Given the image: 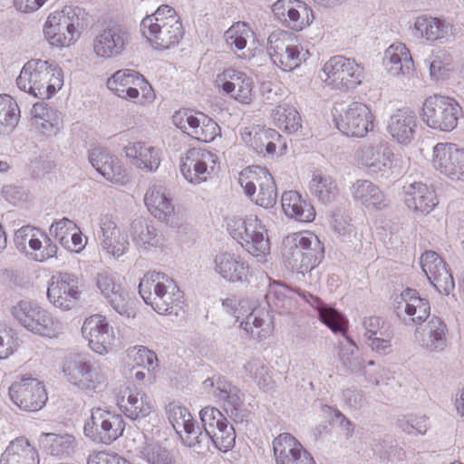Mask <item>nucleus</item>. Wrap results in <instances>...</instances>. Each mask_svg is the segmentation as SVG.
<instances>
[{
  "mask_svg": "<svg viewBox=\"0 0 464 464\" xmlns=\"http://www.w3.org/2000/svg\"><path fill=\"white\" fill-rule=\"evenodd\" d=\"M236 442V432L233 425L228 420L220 428L209 433V444H213L220 451L227 452L232 449Z\"/></svg>",
  "mask_w": 464,
  "mask_h": 464,
  "instance_id": "obj_60",
  "label": "nucleus"
},
{
  "mask_svg": "<svg viewBox=\"0 0 464 464\" xmlns=\"http://www.w3.org/2000/svg\"><path fill=\"white\" fill-rule=\"evenodd\" d=\"M144 202L150 214L159 220L170 222L174 214V205L168 189L160 184H154L147 190Z\"/></svg>",
  "mask_w": 464,
  "mask_h": 464,
  "instance_id": "obj_40",
  "label": "nucleus"
},
{
  "mask_svg": "<svg viewBox=\"0 0 464 464\" xmlns=\"http://www.w3.org/2000/svg\"><path fill=\"white\" fill-rule=\"evenodd\" d=\"M399 428L411 435H424L428 429V418L425 415H403L397 420Z\"/></svg>",
  "mask_w": 464,
  "mask_h": 464,
  "instance_id": "obj_63",
  "label": "nucleus"
},
{
  "mask_svg": "<svg viewBox=\"0 0 464 464\" xmlns=\"http://www.w3.org/2000/svg\"><path fill=\"white\" fill-rule=\"evenodd\" d=\"M425 63L429 66L430 78L435 81L444 79L452 70V58L444 50L432 53Z\"/></svg>",
  "mask_w": 464,
  "mask_h": 464,
  "instance_id": "obj_57",
  "label": "nucleus"
},
{
  "mask_svg": "<svg viewBox=\"0 0 464 464\" xmlns=\"http://www.w3.org/2000/svg\"><path fill=\"white\" fill-rule=\"evenodd\" d=\"M132 241L138 250L148 252L163 246V237L157 228L143 219H135L130 225Z\"/></svg>",
  "mask_w": 464,
  "mask_h": 464,
  "instance_id": "obj_44",
  "label": "nucleus"
},
{
  "mask_svg": "<svg viewBox=\"0 0 464 464\" xmlns=\"http://www.w3.org/2000/svg\"><path fill=\"white\" fill-rule=\"evenodd\" d=\"M44 445L48 447L50 454L60 459L70 456L74 451L75 440L72 435H57L53 433H45Z\"/></svg>",
  "mask_w": 464,
  "mask_h": 464,
  "instance_id": "obj_56",
  "label": "nucleus"
},
{
  "mask_svg": "<svg viewBox=\"0 0 464 464\" xmlns=\"http://www.w3.org/2000/svg\"><path fill=\"white\" fill-rule=\"evenodd\" d=\"M267 53L272 63L283 72H291L298 68L306 60L308 51L301 45L289 43L277 34L269 35Z\"/></svg>",
  "mask_w": 464,
  "mask_h": 464,
  "instance_id": "obj_24",
  "label": "nucleus"
},
{
  "mask_svg": "<svg viewBox=\"0 0 464 464\" xmlns=\"http://www.w3.org/2000/svg\"><path fill=\"white\" fill-rule=\"evenodd\" d=\"M417 127L416 114L409 110H398L388 121L387 130L397 142L408 144L413 139Z\"/></svg>",
  "mask_w": 464,
  "mask_h": 464,
  "instance_id": "obj_42",
  "label": "nucleus"
},
{
  "mask_svg": "<svg viewBox=\"0 0 464 464\" xmlns=\"http://www.w3.org/2000/svg\"><path fill=\"white\" fill-rule=\"evenodd\" d=\"M273 119L279 129L288 133L295 132L301 127V116L293 106H277L273 111Z\"/></svg>",
  "mask_w": 464,
  "mask_h": 464,
  "instance_id": "obj_54",
  "label": "nucleus"
},
{
  "mask_svg": "<svg viewBox=\"0 0 464 464\" xmlns=\"http://www.w3.org/2000/svg\"><path fill=\"white\" fill-rule=\"evenodd\" d=\"M82 334L94 353L102 355L111 349L114 333L105 316L93 314L86 318L82 326Z\"/></svg>",
  "mask_w": 464,
  "mask_h": 464,
  "instance_id": "obj_26",
  "label": "nucleus"
},
{
  "mask_svg": "<svg viewBox=\"0 0 464 464\" xmlns=\"http://www.w3.org/2000/svg\"><path fill=\"white\" fill-rule=\"evenodd\" d=\"M33 125L43 134L51 136L56 134L61 127V118L58 111L45 103H35L32 109Z\"/></svg>",
  "mask_w": 464,
  "mask_h": 464,
  "instance_id": "obj_48",
  "label": "nucleus"
},
{
  "mask_svg": "<svg viewBox=\"0 0 464 464\" xmlns=\"http://www.w3.org/2000/svg\"><path fill=\"white\" fill-rule=\"evenodd\" d=\"M324 256L319 238L309 231L292 233L282 242V257L291 270L304 275L315 268Z\"/></svg>",
  "mask_w": 464,
  "mask_h": 464,
  "instance_id": "obj_5",
  "label": "nucleus"
},
{
  "mask_svg": "<svg viewBox=\"0 0 464 464\" xmlns=\"http://www.w3.org/2000/svg\"><path fill=\"white\" fill-rule=\"evenodd\" d=\"M202 427L204 430L197 424V440L198 445L196 449L203 450L204 448L208 449L209 447V433L213 432L214 430L220 428L224 422L227 420L223 413L214 407H205L199 412Z\"/></svg>",
  "mask_w": 464,
  "mask_h": 464,
  "instance_id": "obj_49",
  "label": "nucleus"
},
{
  "mask_svg": "<svg viewBox=\"0 0 464 464\" xmlns=\"http://www.w3.org/2000/svg\"><path fill=\"white\" fill-rule=\"evenodd\" d=\"M98 238L102 249L115 258L124 256L129 250L128 233L110 216L101 218Z\"/></svg>",
  "mask_w": 464,
  "mask_h": 464,
  "instance_id": "obj_28",
  "label": "nucleus"
},
{
  "mask_svg": "<svg viewBox=\"0 0 464 464\" xmlns=\"http://www.w3.org/2000/svg\"><path fill=\"white\" fill-rule=\"evenodd\" d=\"M82 10L78 6H64L51 13L44 25V35L53 47L70 46L80 36L79 27L82 26L80 16Z\"/></svg>",
  "mask_w": 464,
  "mask_h": 464,
  "instance_id": "obj_7",
  "label": "nucleus"
},
{
  "mask_svg": "<svg viewBox=\"0 0 464 464\" xmlns=\"http://www.w3.org/2000/svg\"><path fill=\"white\" fill-rule=\"evenodd\" d=\"M246 372L255 380L256 384L262 388L266 389L270 386L272 377L269 373L267 365L259 358H253L249 360L245 365Z\"/></svg>",
  "mask_w": 464,
  "mask_h": 464,
  "instance_id": "obj_61",
  "label": "nucleus"
},
{
  "mask_svg": "<svg viewBox=\"0 0 464 464\" xmlns=\"http://www.w3.org/2000/svg\"><path fill=\"white\" fill-rule=\"evenodd\" d=\"M240 301L236 295H230L222 299V306L227 313L233 314L239 326L248 335L256 340L267 338L273 332L274 326L268 311L264 308L255 307L245 317L237 314Z\"/></svg>",
  "mask_w": 464,
  "mask_h": 464,
  "instance_id": "obj_14",
  "label": "nucleus"
},
{
  "mask_svg": "<svg viewBox=\"0 0 464 464\" xmlns=\"http://www.w3.org/2000/svg\"><path fill=\"white\" fill-rule=\"evenodd\" d=\"M8 395L20 410L31 412L41 410L48 400L44 383L32 377L14 382L8 389Z\"/></svg>",
  "mask_w": 464,
  "mask_h": 464,
  "instance_id": "obj_16",
  "label": "nucleus"
},
{
  "mask_svg": "<svg viewBox=\"0 0 464 464\" xmlns=\"http://www.w3.org/2000/svg\"><path fill=\"white\" fill-rule=\"evenodd\" d=\"M382 63L385 70L392 76L410 75L414 68L411 53L402 43L391 44L384 52Z\"/></svg>",
  "mask_w": 464,
  "mask_h": 464,
  "instance_id": "obj_38",
  "label": "nucleus"
},
{
  "mask_svg": "<svg viewBox=\"0 0 464 464\" xmlns=\"http://www.w3.org/2000/svg\"><path fill=\"white\" fill-rule=\"evenodd\" d=\"M214 271L229 283H246L250 276V266L239 255L224 251L217 254L213 260Z\"/></svg>",
  "mask_w": 464,
  "mask_h": 464,
  "instance_id": "obj_32",
  "label": "nucleus"
},
{
  "mask_svg": "<svg viewBox=\"0 0 464 464\" xmlns=\"http://www.w3.org/2000/svg\"><path fill=\"white\" fill-rule=\"evenodd\" d=\"M413 34L428 42L450 43L454 39L453 26L450 23L432 16L420 15L416 18Z\"/></svg>",
  "mask_w": 464,
  "mask_h": 464,
  "instance_id": "obj_34",
  "label": "nucleus"
},
{
  "mask_svg": "<svg viewBox=\"0 0 464 464\" xmlns=\"http://www.w3.org/2000/svg\"><path fill=\"white\" fill-rule=\"evenodd\" d=\"M124 430L125 422L121 414L93 408L90 419L84 424L83 432L92 441L109 445L119 439Z\"/></svg>",
  "mask_w": 464,
  "mask_h": 464,
  "instance_id": "obj_13",
  "label": "nucleus"
},
{
  "mask_svg": "<svg viewBox=\"0 0 464 464\" xmlns=\"http://www.w3.org/2000/svg\"><path fill=\"white\" fill-rule=\"evenodd\" d=\"M126 157L137 169L153 172L158 169L160 158V151L146 142L132 141L124 147Z\"/></svg>",
  "mask_w": 464,
  "mask_h": 464,
  "instance_id": "obj_39",
  "label": "nucleus"
},
{
  "mask_svg": "<svg viewBox=\"0 0 464 464\" xmlns=\"http://www.w3.org/2000/svg\"><path fill=\"white\" fill-rule=\"evenodd\" d=\"M238 183L245 195L256 205L273 208L277 200L276 187L273 176L266 168L253 166L239 173Z\"/></svg>",
  "mask_w": 464,
  "mask_h": 464,
  "instance_id": "obj_10",
  "label": "nucleus"
},
{
  "mask_svg": "<svg viewBox=\"0 0 464 464\" xmlns=\"http://www.w3.org/2000/svg\"><path fill=\"white\" fill-rule=\"evenodd\" d=\"M356 159L371 177L387 178L392 173L394 153L386 141L381 140L361 146Z\"/></svg>",
  "mask_w": 464,
  "mask_h": 464,
  "instance_id": "obj_15",
  "label": "nucleus"
},
{
  "mask_svg": "<svg viewBox=\"0 0 464 464\" xmlns=\"http://www.w3.org/2000/svg\"><path fill=\"white\" fill-rule=\"evenodd\" d=\"M218 135H220V127L211 118L205 115L201 116V122L192 137L202 142H211Z\"/></svg>",
  "mask_w": 464,
  "mask_h": 464,
  "instance_id": "obj_64",
  "label": "nucleus"
},
{
  "mask_svg": "<svg viewBox=\"0 0 464 464\" xmlns=\"http://www.w3.org/2000/svg\"><path fill=\"white\" fill-rule=\"evenodd\" d=\"M89 161L96 171L105 179L123 185L128 181V175L120 159L105 148H93L89 152Z\"/></svg>",
  "mask_w": 464,
  "mask_h": 464,
  "instance_id": "obj_31",
  "label": "nucleus"
},
{
  "mask_svg": "<svg viewBox=\"0 0 464 464\" xmlns=\"http://www.w3.org/2000/svg\"><path fill=\"white\" fill-rule=\"evenodd\" d=\"M216 86L224 94L228 95L241 104H250L254 97V82L246 72L232 68L218 73Z\"/></svg>",
  "mask_w": 464,
  "mask_h": 464,
  "instance_id": "obj_25",
  "label": "nucleus"
},
{
  "mask_svg": "<svg viewBox=\"0 0 464 464\" xmlns=\"http://www.w3.org/2000/svg\"><path fill=\"white\" fill-rule=\"evenodd\" d=\"M281 135L274 129L261 127L256 129L252 149L257 154L274 156L276 150V141L280 140Z\"/></svg>",
  "mask_w": 464,
  "mask_h": 464,
  "instance_id": "obj_55",
  "label": "nucleus"
},
{
  "mask_svg": "<svg viewBox=\"0 0 464 464\" xmlns=\"http://www.w3.org/2000/svg\"><path fill=\"white\" fill-rule=\"evenodd\" d=\"M310 193L320 202L328 204L336 199L339 188L335 179L328 174L314 172L309 182Z\"/></svg>",
  "mask_w": 464,
  "mask_h": 464,
  "instance_id": "obj_51",
  "label": "nucleus"
},
{
  "mask_svg": "<svg viewBox=\"0 0 464 464\" xmlns=\"http://www.w3.org/2000/svg\"><path fill=\"white\" fill-rule=\"evenodd\" d=\"M14 242L18 248H24L26 243L34 252L33 258L38 262H44L56 255L57 246L51 238L39 229L24 226L14 234Z\"/></svg>",
  "mask_w": 464,
  "mask_h": 464,
  "instance_id": "obj_30",
  "label": "nucleus"
},
{
  "mask_svg": "<svg viewBox=\"0 0 464 464\" xmlns=\"http://www.w3.org/2000/svg\"><path fill=\"white\" fill-rule=\"evenodd\" d=\"M324 82L332 89L347 91L360 85L364 78V68L354 59L343 55L331 57L323 67Z\"/></svg>",
  "mask_w": 464,
  "mask_h": 464,
  "instance_id": "obj_12",
  "label": "nucleus"
},
{
  "mask_svg": "<svg viewBox=\"0 0 464 464\" xmlns=\"http://www.w3.org/2000/svg\"><path fill=\"white\" fill-rule=\"evenodd\" d=\"M140 32L158 50H167L179 44L184 36V27L175 8L160 5L156 11L140 22Z\"/></svg>",
  "mask_w": 464,
  "mask_h": 464,
  "instance_id": "obj_4",
  "label": "nucleus"
},
{
  "mask_svg": "<svg viewBox=\"0 0 464 464\" xmlns=\"http://www.w3.org/2000/svg\"><path fill=\"white\" fill-rule=\"evenodd\" d=\"M140 75L139 72L132 69L118 70L107 80V87L120 98L137 99L140 91L136 88V84L141 81Z\"/></svg>",
  "mask_w": 464,
  "mask_h": 464,
  "instance_id": "obj_43",
  "label": "nucleus"
},
{
  "mask_svg": "<svg viewBox=\"0 0 464 464\" xmlns=\"http://www.w3.org/2000/svg\"><path fill=\"white\" fill-rule=\"evenodd\" d=\"M395 312L404 320L408 316L412 323L420 324L430 316V306L429 301L421 298L417 290L406 288L401 294Z\"/></svg>",
  "mask_w": 464,
  "mask_h": 464,
  "instance_id": "obj_35",
  "label": "nucleus"
},
{
  "mask_svg": "<svg viewBox=\"0 0 464 464\" xmlns=\"http://www.w3.org/2000/svg\"><path fill=\"white\" fill-rule=\"evenodd\" d=\"M122 277L113 271H102L96 276V285L111 306L121 315L134 317L128 292L122 285Z\"/></svg>",
  "mask_w": 464,
  "mask_h": 464,
  "instance_id": "obj_19",
  "label": "nucleus"
},
{
  "mask_svg": "<svg viewBox=\"0 0 464 464\" xmlns=\"http://www.w3.org/2000/svg\"><path fill=\"white\" fill-rule=\"evenodd\" d=\"M337 129L347 137L362 138L374 127L371 109L359 102H351L343 113L334 117Z\"/></svg>",
  "mask_w": 464,
  "mask_h": 464,
  "instance_id": "obj_17",
  "label": "nucleus"
},
{
  "mask_svg": "<svg viewBox=\"0 0 464 464\" xmlns=\"http://www.w3.org/2000/svg\"><path fill=\"white\" fill-rule=\"evenodd\" d=\"M293 3L294 7L290 12L289 18H286L287 22L285 26L294 31H302L313 23L314 13L308 5L301 0Z\"/></svg>",
  "mask_w": 464,
  "mask_h": 464,
  "instance_id": "obj_59",
  "label": "nucleus"
},
{
  "mask_svg": "<svg viewBox=\"0 0 464 464\" xmlns=\"http://www.w3.org/2000/svg\"><path fill=\"white\" fill-rule=\"evenodd\" d=\"M116 403L121 412L130 420L144 418L151 411L152 406L148 396L142 392L125 388L116 395Z\"/></svg>",
  "mask_w": 464,
  "mask_h": 464,
  "instance_id": "obj_37",
  "label": "nucleus"
},
{
  "mask_svg": "<svg viewBox=\"0 0 464 464\" xmlns=\"http://www.w3.org/2000/svg\"><path fill=\"white\" fill-rule=\"evenodd\" d=\"M21 118L16 101L8 94H0V136L11 134Z\"/></svg>",
  "mask_w": 464,
  "mask_h": 464,
  "instance_id": "obj_52",
  "label": "nucleus"
},
{
  "mask_svg": "<svg viewBox=\"0 0 464 464\" xmlns=\"http://www.w3.org/2000/svg\"><path fill=\"white\" fill-rule=\"evenodd\" d=\"M139 457L148 464H172L173 458L169 450L160 441L146 440L139 449Z\"/></svg>",
  "mask_w": 464,
  "mask_h": 464,
  "instance_id": "obj_53",
  "label": "nucleus"
},
{
  "mask_svg": "<svg viewBox=\"0 0 464 464\" xmlns=\"http://www.w3.org/2000/svg\"><path fill=\"white\" fill-rule=\"evenodd\" d=\"M139 294L159 314L178 315L183 310V293L176 282L164 273H146L140 281Z\"/></svg>",
  "mask_w": 464,
  "mask_h": 464,
  "instance_id": "obj_2",
  "label": "nucleus"
},
{
  "mask_svg": "<svg viewBox=\"0 0 464 464\" xmlns=\"http://www.w3.org/2000/svg\"><path fill=\"white\" fill-rule=\"evenodd\" d=\"M420 266L429 282L440 293L446 295L454 289L452 274L446 262L434 251H425L420 256Z\"/></svg>",
  "mask_w": 464,
  "mask_h": 464,
  "instance_id": "obj_27",
  "label": "nucleus"
},
{
  "mask_svg": "<svg viewBox=\"0 0 464 464\" xmlns=\"http://www.w3.org/2000/svg\"><path fill=\"white\" fill-rule=\"evenodd\" d=\"M298 299L307 302L318 314L322 324L327 326L333 333L345 330L346 317L334 307L326 304L319 297L309 293H301L289 288L278 282L269 285L266 294V300L271 310L279 314L290 313L297 305Z\"/></svg>",
  "mask_w": 464,
  "mask_h": 464,
  "instance_id": "obj_1",
  "label": "nucleus"
},
{
  "mask_svg": "<svg viewBox=\"0 0 464 464\" xmlns=\"http://www.w3.org/2000/svg\"><path fill=\"white\" fill-rule=\"evenodd\" d=\"M447 325L439 317H432L419 339L420 345L429 353H440L447 345Z\"/></svg>",
  "mask_w": 464,
  "mask_h": 464,
  "instance_id": "obj_47",
  "label": "nucleus"
},
{
  "mask_svg": "<svg viewBox=\"0 0 464 464\" xmlns=\"http://www.w3.org/2000/svg\"><path fill=\"white\" fill-rule=\"evenodd\" d=\"M217 163L216 154L204 149L192 148L181 159L180 172L187 181L198 185L210 178Z\"/></svg>",
  "mask_w": 464,
  "mask_h": 464,
  "instance_id": "obj_20",
  "label": "nucleus"
},
{
  "mask_svg": "<svg viewBox=\"0 0 464 464\" xmlns=\"http://www.w3.org/2000/svg\"><path fill=\"white\" fill-rule=\"evenodd\" d=\"M169 421L179 435L182 442L189 448L196 449L198 445L197 440V421L188 409L178 402H170L167 407Z\"/></svg>",
  "mask_w": 464,
  "mask_h": 464,
  "instance_id": "obj_33",
  "label": "nucleus"
},
{
  "mask_svg": "<svg viewBox=\"0 0 464 464\" xmlns=\"http://www.w3.org/2000/svg\"><path fill=\"white\" fill-rule=\"evenodd\" d=\"M431 164L451 180H464V149L451 142H439L432 150Z\"/></svg>",
  "mask_w": 464,
  "mask_h": 464,
  "instance_id": "obj_23",
  "label": "nucleus"
},
{
  "mask_svg": "<svg viewBox=\"0 0 464 464\" xmlns=\"http://www.w3.org/2000/svg\"><path fill=\"white\" fill-rule=\"evenodd\" d=\"M0 464H39L38 452L27 439L18 438L2 453Z\"/></svg>",
  "mask_w": 464,
  "mask_h": 464,
  "instance_id": "obj_46",
  "label": "nucleus"
},
{
  "mask_svg": "<svg viewBox=\"0 0 464 464\" xmlns=\"http://www.w3.org/2000/svg\"><path fill=\"white\" fill-rule=\"evenodd\" d=\"M227 231L253 256L265 257L270 254L267 231L256 216L229 219Z\"/></svg>",
  "mask_w": 464,
  "mask_h": 464,
  "instance_id": "obj_8",
  "label": "nucleus"
},
{
  "mask_svg": "<svg viewBox=\"0 0 464 464\" xmlns=\"http://www.w3.org/2000/svg\"><path fill=\"white\" fill-rule=\"evenodd\" d=\"M293 3L294 7L290 12L289 18H286L287 22L285 26L294 31H302L313 23L314 13L308 5L301 0Z\"/></svg>",
  "mask_w": 464,
  "mask_h": 464,
  "instance_id": "obj_58",
  "label": "nucleus"
},
{
  "mask_svg": "<svg viewBox=\"0 0 464 464\" xmlns=\"http://www.w3.org/2000/svg\"><path fill=\"white\" fill-rule=\"evenodd\" d=\"M252 34L249 25L245 22L235 23L225 33L227 44L237 50H243L246 46V39Z\"/></svg>",
  "mask_w": 464,
  "mask_h": 464,
  "instance_id": "obj_62",
  "label": "nucleus"
},
{
  "mask_svg": "<svg viewBox=\"0 0 464 464\" xmlns=\"http://www.w3.org/2000/svg\"><path fill=\"white\" fill-rule=\"evenodd\" d=\"M79 277L70 273L53 275L47 288V297L51 304L63 311L72 309L81 297Z\"/></svg>",
  "mask_w": 464,
  "mask_h": 464,
  "instance_id": "obj_22",
  "label": "nucleus"
},
{
  "mask_svg": "<svg viewBox=\"0 0 464 464\" xmlns=\"http://www.w3.org/2000/svg\"><path fill=\"white\" fill-rule=\"evenodd\" d=\"M345 330L341 334L345 338V343H339L338 357L343 367L352 373H362L365 368L363 359L357 354L358 347L355 342L347 335L348 320L345 322Z\"/></svg>",
  "mask_w": 464,
  "mask_h": 464,
  "instance_id": "obj_50",
  "label": "nucleus"
},
{
  "mask_svg": "<svg viewBox=\"0 0 464 464\" xmlns=\"http://www.w3.org/2000/svg\"><path fill=\"white\" fill-rule=\"evenodd\" d=\"M404 201L408 208L427 215L438 205L435 190L422 182H414L404 187Z\"/></svg>",
  "mask_w": 464,
  "mask_h": 464,
  "instance_id": "obj_36",
  "label": "nucleus"
},
{
  "mask_svg": "<svg viewBox=\"0 0 464 464\" xmlns=\"http://www.w3.org/2000/svg\"><path fill=\"white\" fill-rule=\"evenodd\" d=\"M276 464H316L311 453L290 433H281L273 440Z\"/></svg>",
  "mask_w": 464,
  "mask_h": 464,
  "instance_id": "obj_29",
  "label": "nucleus"
},
{
  "mask_svg": "<svg viewBox=\"0 0 464 464\" xmlns=\"http://www.w3.org/2000/svg\"><path fill=\"white\" fill-rule=\"evenodd\" d=\"M16 85L35 98L50 99L63 85V71L55 63L32 59L22 67Z\"/></svg>",
  "mask_w": 464,
  "mask_h": 464,
  "instance_id": "obj_3",
  "label": "nucleus"
},
{
  "mask_svg": "<svg viewBox=\"0 0 464 464\" xmlns=\"http://www.w3.org/2000/svg\"><path fill=\"white\" fill-rule=\"evenodd\" d=\"M63 372L70 384L88 395L101 392L107 386V377L101 367L83 354L68 357Z\"/></svg>",
  "mask_w": 464,
  "mask_h": 464,
  "instance_id": "obj_6",
  "label": "nucleus"
},
{
  "mask_svg": "<svg viewBox=\"0 0 464 464\" xmlns=\"http://www.w3.org/2000/svg\"><path fill=\"white\" fill-rule=\"evenodd\" d=\"M203 388L211 392L219 401L223 409L237 422H242L246 411L243 407L242 393L238 388L232 385L222 376H213L203 382Z\"/></svg>",
  "mask_w": 464,
  "mask_h": 464,
  "instance_id": "obj_21",
  "label": "nucleus"
},
{
  "mask_svg": "<svg viewBox=\"0 0 464 464\" xmlns=\"http://www.w3.org/2000/svg\"><path fill=\"white\" fill-rule=\"evenodd\" d=\"M129 40L130 34L124 25L108 23L95 34L92 50L98 58H116L122 54Z\"/></svg>",
  "mask_w": 464,
  "mask_h": 464,
  "instance_id": "obj_18",
  "label": "nucleus"
},
{
  "mask_svg": "<svg viewBox=\"0 0 464 464\" xmlns=\"http://www.w3.org/2000/svg\"><path fill=\"white\" fill-rule=\"evenodd\" d=\"M13 314L24 328L42 336L55 337L63 330L62 323L34 302L20 301Z\"/></svg>",
  "mask_w": 464,
  "mask_h": 464,
  "instance_id": "obj_11",
  "label": "nucleus"
},
{
  "mask_svg": "<svg viewBox=\"0 0 464 464\" xmlns=\"http://www.w3.org/2000/svg\"><path fill=\"white\" fill-rule=\"evenodd\" d=\"M421 119L430 128L449 132L463 116L460 104L453 98L434 94L427 97L422 105Z\"/></svg>",
  "mask_w": 464,
  "mask_h": 464,
  "instance_id": "obj_9",
  "label": "nucleus"
},
{
  "mask_svg": "<svg viewBox=\"0 0 464 464\" xmlns=\"http://www.w3.org/2000/svg\"><path fill=\"white\" fill-rule=\"evenodd\" d=\"M353 200L368 209H383L388 205L381 188L368 179H357L351 187Z\"/></svg>",
  "mask_w": 464,
  "mask_h": 464,
  "instance_id": "obj_41",
  "label": "nucleus"
},
{
  "mask_svg": "<svg viewBox=\"0 0 464 464\" xmlns=\"http://www.w3.org/2000/svg\"><path fill=\"white\" fill-rule=\"evenodd\" d=\"M281 204L284 213L299 222H311L315 218L314 207L295 190L285 191Z\"/></svg>",
  "mask_w": 464,
  "mask_h": 464,
  "instance_id": "obj_45",
  "label": "nucleus"
}]
</instances>
